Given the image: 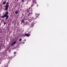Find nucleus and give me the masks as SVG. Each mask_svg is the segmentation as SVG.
<instances>
[{"label":"nucleus","mask_w":67,"mask_h":67,"mask_svg":"<svg viewBox=\"0 0 67 67\" xmlns=\"http://www.w3.org/2000/svg\"><path fill=\"white\" fill-rule=\"evenodd\" d=\"M9 3L8 2H7V3H6V5H8V4H9Z\"/></svg>","instance_id":"obj_20"},{"label":"nucleus","mask_w":67,"mask_h":67,"mask_svg":"<svg viewBox=\"0 0 67 67\" xmlns=\"http://www.w3.org/2000/svg\"><path fill=\"white\" fill-rule=\"evenodd\" d=\"M8 63H5L3 66V67H8Z\"/></svg>","instance_id":"obj_6"},{"label":"nucleus","mask_w":67,"mask_h":67,"mask_svg":"<svg viewBox=\"0 0 67 67\" xmlns=\"http://www.w3.org/2000/svg\"><path fill=\"white\" fill-rule=\"evenodd\" d=\"M23 36L24 37L26 36H25V34L24 35H23Z\"/></svg>","instance_id":"obj_22"},{"label":"nucleus","mask_w":67,"mask_h":67,"mask_svg":"<svg viewBox=\"0 0 67 67\" xmlns=\"http://www.w3.org/2000/svg\"><path fill=\"white\" fill-rule=\"evenodd\" d=\"M5 3H6V2L4 1L3 2V4L4 5V4H5Z\"/></svg>","instance_id":"obj_18"},{"label":"nucleus","mask_w":67,"mask_h":67,"mask_svg":"<svg viewBox=\"0 0 67 67\" xmlns=\"http://www.w3.org/2000/svg\"><path fill=\"white\" fill-rule=\"evenodd\" d=\"M21 22L22 23H23L24 22V20L23 19H22L21 20Z\"/></svg>","instance_id":"obj_15"},{"label":"nucleus","mask_w":67,"mask_h":67,"mask_svg":"<svg viewBox=\"0 0 67 67\" xmlns=\"http://www.w3.org/2000/svg\"><path fill=\"white\" fill-rule=\"evenodd\" d=\"M25 12L26 14L25 16V20H27L28 19H29V16H31V15L29 13L28 10H26L25 11Z\"/></svg>","instance_id":"obj_1"},{"label":"nucleus","mask_w":67,"mask_h":67,"mask_svg":"<svg viewBox=\"0 0 67 67\" xmlns=\"http://www.w3.org/2000/svg\"><path fill=\"white\" fill-rule=\"evenodd\" d=\"M17 43V42L16 41H15L13 42V43L12 44L11 46H13L14 45H15Z\"/></svg>","instance_id":"obj_7"},{"label":"nucleus","mask_w":67,"mask_h":67,"mask_svg":"<svg viewBox=\"0 0 67 67\" xmlns=\"http://www.w3.org/2000/svg\"><path fill=\"white\" fill-rule=\"evenodd\" d=\"M39 15H40V14H37L36 15V18H38V16H39Z\"/></svg>","instance_id":"obj_10"},{"label":"nucleus","mask_w":67,"mask_h":67,"mask_svg":"<svg viewBox=\"0 0 67 67\" xmlns=\"http://www.w3.org/2000/svg\"><path fill=\"white\" fill-rule=\"evenodd\" d=\"M31 34L30 33V34H25V35L26 36H27V37H29L30 35Z\"/></svg>","instance_id":"obj_9"},{"label":"nucleus","mask_w":67,"mask_h":67,"mask_svg":"<svg viewBox=\"0 0 67 67\" xmlns=\"http://www.w3.org/2000/svg\"><path fill=\"white\" fill-rule=\"evenodd\" d=\"M36 23H37V22H36L35 23H34V24H35Z\"/></svg>","instance_id":"obj_27"},{"label":"nucleus","mask_w":67,"mask_h":67,"mask_svg":"<svg viewBox=\"0 0 67 67\" xmlns=\"http://www.w3.org/2000/svg\"><path fill=\"white\" fill-rule=\"evenodd\" d=\"M25 24H26V25H30L29 24V22L27 21H26V23H25Z\"/></svg>","instance_id":"obj_12"},{"label":"nucleus","mask_w":67,"mask_h":67,"mask_svg":"<svg viewBox=\"0 0 67 67\" xmlns=\"http://www.w3.org/2000/svg\"><path fill=\"white\" fill-rule=\"evenodd\" d=\"M32 19H33V17H32Z\"/></svg>","instance_id":"obj_35"},{"label":"nucleus","mask_w":67,"mask_h":67,"mask_svg":"<svg viewBox=\"0 0 67 67\" xmlns=\"http://www.w3.org/2000/svg\"><path fill=\"white\" fill-rule=\"evenodd\" d=\"M19 41H22V39L21 38H20L19 40Z\"/></svg>","instance_id":"obj_21"},{"label":"nucleus","mask_w":67,"mask_h":67,"mask_svg":"<svg viewBox=\"0 0 67 67\" xmlns=\"http://www.w3.org/2000/svg\"><path fill=\"white\" fill-rule=\"evenodd\" d=\"M12 59H11V58L10 57L9 59L8 60L9 61L8 62V63H9L10 62V61Z\"/></svg>","instance_id":"obj_11"},{"label":"nucleus","mask_w":67,"mask_h":67,"mask_svg":"<svg viewBox=\"0 0 67 67\" xmlns=\"http://www.w3.org/2000/svg\"><path fill=\"white\" fill-rule=\"evenodd\" d=\"M30 1H31V0H28V2H30Z\"/></svg>","instance_id":"obj_24"},{"label":"nucleus","mask_w":67,"mask_h":67,"mask_svg":"<svg viewBox=\"0 0 67 67\" xmlns=\"http://www.w3.org/2000/svg\"><path fill=\"white\" fill-rule=\"evenodd\" d=\"M31 33V32H29V34H30L29 33Z\"/></svg>","instance_id":"obj_28"},{"label":"nucleus","mask_w":67,"mask_h":67,"mask_svg":"<svg viewBox=\"0 0 67 67\" xmlns=\"http://www.w3.org/2000/svg\"><path fill=\"white\" fill-rule=\"evenodd\" d=\"M1 15V14L0 13V16Z\"/></svg>","instance_id":"obj_31"},{"label":"nucleus","mask_w":67,"mask_h":67,"mask_svg":"<svg viewBox=\"0 0 67 67\" xmlns=\"http://www.w3.org/2000/svg\"><path fill=\"white\" fill-rule=\"evenodd\" d=\"M32 2L36 3V0H32Z\"/></svg>","instance_id":"obj_13"},{"label":"nucleus","mask_w":67,"mask_h":67,"mask_svg":"<svg viewBox=\"0 0 67 67\" xmlns=\"http://www.w3.org/2000/svg\"><path fill=\"white\" fill-rule=\"evenodd\" d=\"M1 25V24H0V26Z\"/></svg>","instance_id":"obj_29"},{"label":"nucleus","mask_w":67,"mask_h":67,"mask_svg":"<svg viewBox=\"0 0 67 67\" xmlns=\"http://www.w3.org/2000/svg\"><path fill=\"white\" fill-rule=\"evenodd\" d=\"M9 6L8 5H5V10H6V11L8 10V8H9Z\"/></svg>","instance_id":"obj_4"},{"label":"nucleus","mask_w":67,"mask_h":67,"mask_svg":"<svg viewBox=\"0 0 67 67\" xmlns=\"http://www.w3.org/2000/svg\"><path fill=\"white\" fill-rule=\"evenodd\" d=\"M16 47H17V46H16Z\"/></svg>","instance_id":"obj_36"},{"label":"nucleus","mask_w":67,"mask_h":67,"mask_svg":"<svg viewBox=\"0 0 67 67\" xmlns=\"http://www.w3.org/2000/svg\"><path fill=\"white\" fill-rule=\"evenodd\" d=\"M1 62H2L1 60L0 59V64H1Z\"/></svg>","instance_id":"obj_19"},{"label":"nucleus","mask_w":67,"mask_h":67,"mask_svg":"<svg viewBox=\"0 0 67 67\" xmlns=\"http://www.w3.org/2000/svg\"><path fill=\"white\" fill-rule=\"evenodd\" d=\"M34 24H32L31 25V27H34Z\"/></svg>","instance_id":"obj_14"},{"label":"nucleus","mask_w":67,"mask_h":67,"mask_svg":"<svg viewBox=\"0 0 67 67\" xmlns=\"http://www.w3.org/2000/svg\"><path fill=\"white\" fill-rule=\"evenodd\" d=\"M34 19H35V20L36 19V18H34L33 19V20H34Z\"/></svg>","instance_id":"obj_25"},{"label":"nucleus","mask_w":67,"mask_h":67,"mask_svg":"<svg viewBox=\"0 0 67 67\" xmlns=\"http://www.w3.org/2000/svg\"><path fill=\"white\" fill-rule=\"evenodd\" d=\"M21 2H24V0H22Z\"/></svg>","instance_id":"obj_23"},{"label":"nucleus","mask_w":67,"mask_h":67,"mask_svg":"<svg viewBox=\"0 0 67 67\" xmlns=\"http://www.w3.org/2000/svg\"><path fill=\"white\" fill-rule=\"evenodd\" d=\"M8 14H9V12H6L3 15V16H1V18H5L6 17V20H7L9 18V16L8 15Z\"/></svg>","instance_id":"obj_2"},{"label":"nucleus","mask_w":67,"mask_h":67,"mask_svg":"<svg viewBox=\"0 0 67 67\" xmlns=\"http://www.w3.org/2000/svg\"><path fill=\"white\" fill-rule=\"evenodd\" d=\"M36 5L37 7L38 6V5L37 4V3H34L33 2H32V3L31 4V7H32L33 6H35Z\"/></svg>","instance_id":"obj_3"},{"label":"nucleus","mask_w":67,"mask_h":67,"mask_svg":"<svg viewBox=\"0 0 67 67\" xmlns=\"http://www.w3.org/2000/svg\"><path fill=\"white\" fill-rule=\"evenodd\" d=\"M4 22V25H5L6 24V23H7V21L4 22V21H3Z\"/></svg>","instance_id":"obj_17"},{"label":"nucleus","mask_w":67,"mask_h":67,"mask_svg":"<svg viewBox=\"0 0 67 67\" xmlns=\"http://www.w3.org/2000/svg\"><path fill=\"white\" fill-rule=\"evenodd\" d=\"M29 10H28L29 11V13L31 15V14H32V10L30 9H29Z\"/></svg>","instance_id":"obj_5"},{"label":"nucleus","mask_w":67,"mask_h":67,"mask_svg":"<svg viewBox=\"0 0 67 67\" xmlns=\"http://www.w3.org/2000/svg\"><path fill=\"white\" fill-rule=\"evenodd\" d=\"M14 53L15 54H16V52H14Z\"/></svg>","instance_id":"obj_26"},{"label":"nucleus","mask_w":67,"mask_h":67,"mask_svg":"<svg viewBox=\"0 0 67 67\" xmlns=\"http://www.w3.org/2000/svg\"><path fill=\"white\" fill-rule=\"evenodd\" d=\"M32 23H34V22H32Z\"/></svg>","instance_id":"obj_32"},{"label":"nucleus","mask_w":67,"mask_h":67,"mask_svg":"<svg viewBox=\"0 0 67 67\" xmlns=\"http://www.w3.org/2000/svg\"><path fill=\"white\" fill-rule=\"evenodd\" d=\"M23 44H24V43H23Z\"/></svg>","instance_id":"obj_34"},{"label":"nucleus","mask_w":67,"mask_h":67,"mask_svg":"<svg viewBox=\"0 0 67 67\" xmlns=\"http://www.w3.org/2000/svg\"><path fill=\"white\" fill-rule=\"evenodd\" d=\"M25 41H26V40H25Z\"/></svg>","instance_id":"obj_30"},{"label":"nucleus","mask_w":67,"mask_h":67,"mask_svg":"<svg viewBox=\"0 0 67 67\" xmlns=\"http://www.w3.org/2000/svg\"><path fill=\"white\" fill-rule=\"evenodd\" d=\"M22 18V17H21V18Z\"/></svg>","instance_id":"obj_33"},{"label":"nucleus","mask_w":67,"mask_h":67,"mask_svg":"<svg viewBox=\"0 0 67 67\" xmlns=\"http://www.w3.org/2000/svg\"><path fill=\"white\" fill-rule=\"evenodd\" d=\"M32 20L31 19V20H30V19H29V20H28V22H29V24H30V23H32Z\"/></svg>","instance_id":"obj_8"},{"label":"nucleus","mask_w":67,"mask_h":67,"mask_svg":"<svg viewBox=\"0 0 67 67\" xmlns=\"http://www.w3.org/2000/svg\"><path fill=\"white\" fill-rule=\"evenodd\" d=\"M18 13H19V12H18V11H17V10H16L15 12V13L16 14H18Z\"/></svg>","instance_id":"obj_16"}]
</instances>
